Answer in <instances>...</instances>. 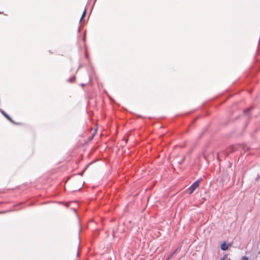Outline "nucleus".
Returning <instances> with one entry per match:
<instances>
[{"label":"nucleus","instance_id":"obj_12","mask_svg":"<svg viewBox=\"0 0 260 260\" xmlns=\"http://www.w3.org/2000/svg\"><path fill=\"white\" fill-rule=\"evenodd\" d=\"M78 31L80 32V28H79L78 29Z\"/></svg>","mask_w":260,"mask_h":260},{"label":"nucleus","instance_id":"obj_10","mask_svg":"<svg viewBox=\"0 0 260 260\" xmlns=\"http://www.w3.org/2000/svg\"><path fill=\"white\" fill-rule=\"evenodd\" d=\"M85 36L84 35V38H83V41H85Z\"/></svg>","mask_w":260,"mask_h":260},{"label":"nucleus","instance_id":"obj_2","mask_svg":"<svg viewBox=\"0 0 260 260\" xmlns=\"http://www.w3.org/2000/svg\"><path fill=\"white\" fill-rule=\"evenodd\" d=\"M1 112H2V113L3 114V115L7 119H8L10 121H11L12 123H15V122H14V121L12 120V119L4 111L1 110Z\"/></svg>","mask_w":260,"mask_h":260},{"label":"nucleus","instance_id":"obj_3","mask_svg":"<svg viewBox=\"0 0 260 260\" xmlns=\"http://www.w3.org/2000/svg\"><path fill=\"white\" fill-rule=\"evenodd\" d=\"M229 246V244H227L225 242H224L221 244V249L222 250L225 251L228 249Z\"/></svg>","mask_w":260,"mask_h":260},{"label":"nucleus","instance_id":"obj_1","mask_svg":"<svg viewBox=\"0 0 260 260\" xmlns=\"http://www.w3.org/2000/svg\"><path fill=\"white\" fill-rule=\"evenodd\" d=\"M201 180V179L196 180L188 188L187 190L189 194L192 193L193 191L199 187L200 182Z\"/></svg>","mask_w":260,"mask_h":260},{"label":"nucleus","instance_id":"obj_11","mask_svg":"<svg viewBox=\"0 0 260 260\" xmlns=\"http://www.w3.org/2000/svg\"><path fill=\"white\" fill-rule=\"evenodd\" d=\"M77 256H79V251H78V252H77Z\"/></svg>","mask_w":260,"mask_h":260},{"label":"nucleus","instance_id":"obj_5","mask_svg":"<svg viewBox=\"0 0 260 260\" xmlns=\"http://www.w3.org/2000/svg\"><path fill=\"white\" fill-rule=\"evenodd\" d=\"M252 109V108H249L248 109H245L244 111V113L245 115H249L250 112L251 111Z\"/></svg>","mask_w":260,"mask_h":260},{"label":"nucleus","instance_id":"obj_14","mask_svg":"<svg viewBox=\"0 0 260 260\" xmlns=\"http://www.w3.org/2000/svg\"><path fill=\"white\" fill-rule=\"evenodd\" d=\"M227 260H230V258H227Z\"/></svg>","mask_w":260,"mask_h":260},{"label":"nucleus","instance_id":"obj_13","mask_svg":"<svg viewBox=\"0 0 260 260\" xmlns=\"http://www.w3.org/2000/svg\"><path fill=\"white\" fill-rule=\"evenodd\" d=\"M74 212H76V209H74Z\"/></svg>","mask_w":260,"mask_h":260},{"label":"nucleus","instance_id":"obj_8","mask_svg":"<svg viewBox=\"0 0 260 260\" xmlns=\"http://www.w3.org/2000/svg\"><path fill=\"white\" fill-rule=\"evenodd\" d=\"M241 260H248V257H247V256H243V257H242Z\"/></svg>","mask_w":260,"mask_h":260},{"label":"nucleus","instance_id":"obj_7","mask_svg":"<svg viewBox=\"0 0 260 260\" xmlns=\"http://www.w3.org/2000/svg\"><path fill=\"white\" fill-rule=\"evenodd\" d=\"M75 80V76H73L72 77H71L70 78H69L68 80V81L69 82H73Z\"/></svg>","mask_w":260,"mask_h":260},{"label":"nucleus","instance_id":"obj_6","mask_svg":"<svg viewBox=\"0 0 260 260\" xmlns=\"http://www.w3.org/2000/svg\"><path fill=\"white\" fill-rule=\"evenodd\" d=\"M86 9H85L84 11H83V12L82 16H81V18L80 19V22H81L82 21V19L85 17V15L86 14Z\"/></svg>","mask_w":260,"mask_h":260},{"label":"nucleus","instance_id":"obj_9","mask_svg":"<svg viewBox=\"0 0 260 260\" xmlns=\"http://www.w3.org/2000/svg\"><path fill=\"white\" fill-rule=\"evenodd\" d=\"M220 260H225V255L221 258Z\"/></svg>","mask_w":260,"mask_h":260},{"label":"nucleus","instance_id":"obj_4","mask_svg":"<svg viewBox=\"0 0 260 260\" xmlns=\"http://www.w3.org/2000/svg\"><path fill=\"white\" fill-rule=\"evenodd\" d=\"M181 246H179L174 252L168 257L167 260H169L171 258H172L177 252V251L180 249Z\"/></svg>","mask_w":260,"mask_h":260}]
</instances>
